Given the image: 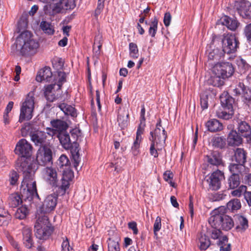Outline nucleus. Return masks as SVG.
<instances>
[{
    "mask_svg": "<svg viewBox=\"0 0 251 251\" xmlns=\"http://www.w3.org/2000/svg\"><path fill=\"white\" fill-rule=\"evenodd\" d=\"M14 151L21 156L16 162V167L24 174L21 189L23 197L29 201L35 198L38 199L36 181L34 178V174L38 169V165L30 157L32 153L31 144L25 139H22L17 142Z\"/></svg>",
    "mask_w": 251,
    "mask_h": 251,
    "instance_id": "obj_1",
    "label": "nucleus"
},
{
    "mask_svg": "<svg viewBox=\"0 0 251 251\" xmlns=\"http://www.w3.org/2000/svg\"><path fill=\"white\" fill-rule=\"evenodd\" d=\"M16 45L22 55L28 56L35 54L39 47V43L33 38L31 33L26 30L22 31L17 38Z\"/></svg>",
    "mask_w": 251,
    "mask_h": 251,
    "instance_id": "obj_2",
    "label": "nucleus"
},
{
    "mask_svg": "<svg viewBox=\"0 0 251 251\" xmlns=\"http://www.w3.org/2000/svg\"><path fill=\"white\" fill-rule=\"evenodd\" d=\"M208 67L212 73L210 82L214 86L223 85V79L231 76L234 73V68L229 62H219Z\"/></svg>",
    "mask_w": 251,
    "mask_h": 251,
    "instance_id": "obj_3",
    "label": "nucleus"
},
{
    "mask_svg": "<svg viewBox=\"0 0 251 251\" xmlns=\"http://www.w3.org/2000/svg\"><path fill=\"white\" fill-rule=\"evenodd\" d=\"M226 210L225 207L221 206L213 211L208 220L211 226L219 227L226 231L233 227V221L230 217L225 214Z\"/></svg>",
    "mask_w": 251,
    "mask_h": 251,
    "instance_id": "obj_4",
    "label": "nucleus"
},
{
    "mask_svg": "<svg viewBox=\"0 0 251 251\" xmlns=\"http://www.w3.org/2000/svg\"><path fill=\"white\" fill-rule=\"evenodd\" d=\"M66 74L62 71L57 72V76L54 84L48 85L44 87V96L50 101H53L58 97L60 90L63 82L65 81Z\"/></svg>",
    "mask_w": 251,
    "mask_h": 251,
    "instance_id": "obj_5",
    "label": "nucleus"
},
{
    "mask_svg": "<svg viewBox=\"0 0 251 251\" xmlns=\"http://www.w3.org/2000/svg\"><path fill=\"white\" fill-rule=\"evenodd\" d=\"M34 105V94L33 92H30L21 103L20 114L19 120L20 123L25 120L28 121L32 118Z\"/></svg>",
    "mask_w": 251,
    "mask_h": 251,
    "instance_id": "obj_6",
    "label": "nucleus"
},
{
    "mask_svg": "<svg viewBox=\"0 0 251 251\" xmlns=\"http://www.w3.org/2000/svg\"><path fill=\"white\" fill-rule=\"evenodd\" d=\"M222 109L216 111L217 116L221 119L228 120L231 118L233 114L232 104L233 99L230 97L227 92H224L220 97Z\"/></svg>",
    "mask_w": 251,
    "mask_h": 251,
    "instance_id": "obj_7",
    "label": "nucleus"
},
{
    "mask_svg": "<svg viewBox=\"0 0 251 251\" xmlns=\"http://www.w3.org/2000/svg\"><path fill=\"white\" fill-rule=\"evenodd\" d=\"M150 135V140L156 144L158 150H162L165 143L167 134L165 129L162 127L160 122L156 124L155 129L154 131L151 132Z\"/></svg>",
    "mask_w": 251,
    "mask_h": 251,
    "instance_id": "obj_8",
    "label": "nucleus"
},
{
    "mask_svg": "<svg viewBox=\"0 0 251 251\" xmlns=\"http://www.w3.org/2000/svg\"><path fill=\"white\" fill-rule=\"evenodd\" d=\"M239 42L235 35L232 34H224L222 39V48L224 53L227 54L236 52Z\"/></svg>",
    "mask_w": 251,
    "mask_h": 251,
    "instance_id": "obj_9",
    "label": "nucleus"
},
{
    "mask_svg": "<svg viewBox=\"0 0 251 251\" xmlns=\"http://www.w3.org/2000/svg\"><path fill=\"white\" fill-rule=\"evenodd\" d=\"M224 52L213 45H210L207 48L206 54L207 60L206 65L210 67L215 63L219 62L224 56Z\"/></svg>",
    "mask_w": 251,
    "mask_h": 251,
    "instance_id": "obj_10",
    "label": "nucleus"
},
{
    "mask_svg": "<svg viewBox=\"0 0 251 251\" xmlns=\"http://www.w3.org/2000/svg\"><path fill=\"white\" fill-rule=\"evenodd\" d=\"M211 236L214 239H219L218 245L220 246V251H230V244H227L228 239L226 236H221V231L218 227H213Z\"/></svg>",
    "mask_w": 251,
    "mask_h": 251,
    "instance_id": "obj_11",
    "label": "nucleus"
},
{
    "mask_svg": "<svg viewBox=\"0 0 251 251\" xmlns=\"http://www.w3.org/2000/svg\"><path fill=\"white\" fill-rule=\"evenodd\" d=\"M52 159L51 150L45 146L40 147L36 154V161L39 165H44L50 162Z\"/></svg>",
    "mask_w": 251,
    "mask_h": 251,
    "instance_id": "obj_12",
    "label": "nucleus"
},
{
    "mask_svg": "<svg viewBox=\"0 0 251 251\" xmlns=\"http://www.w3.org/2000/svg\"><path fill=\"white\" fill-rule=\"evenodd\" d=\"M224 178V174L219 170L212 173L209 176L207 181L209 188L212 190H217L221 187V181Z\"/></svg>",
    "mask_w": 251,
    "mask_h": 251,
    "instance_id": "obj_13",
    "label": "nucleus"
},
{
    "mask_svg": "<svg viewBox=\"0 0 251 251\" xmlns=\"http://www.w3.org/2000/svg\"><path fill=\"white\" fill-rule=\"evenodd\" d=\"M43 176L44 180L52 186H56L58 178L57 173L55 168L52 167H46L43 171Z\"/></svg>",
    "mask_w": 251,
    "mask_h": 251,
    "instance_id": "obj_14",
    "label": "nucleus"
},
{
    "mask_svg": "<svg viewBox=\"0 0 251 251\" xmlns=\"http://www.w3.org/2000/svg\"><path fill=\"white\" fill-rule=\"evenodd\" d=\"M50 123L52 128H47L46 129L48 135L50 136L64 132V130H66L68 127L66 122L60 120L52 121Z\"/></svg>",
    "mask_w": 251,
    "mask_h": 251,
    "instance_id": "obj_15",
    "label": "nucleus"
},
{
    "mask_svg": "<svg viewBox=\"0 0 251 251\" xmlns=\"http://www.w3.org/2000/svg\"><path fill=\"white\" fill-rule=\"evenodd\" d=\"M57 195L52 194L47 196L44 201L42 207L38 210H41L42 212L47 213L53 210L57 204Z\"/></svg>",
    "mask_w": 251,
    "mask_h": 251,
    "instance_id": "obj_16",
    "label": "nucleus"
},
{
    "mask_svg": "<svg viewBox=\"0 0 251 251\" xmlns=\"http://www.w3.org/2000/svg\"><path fill=\"white\" fill-rule=\"evenodd\" d=\"M36 220L34 225V228H52L48 216L46 213L41 210H37L36 215Z\"/></svg>",
    "mask_w": 251,
    "mask_h": 251,
    "instance_id": "obj_17",
    "label": "nucleus"
},
{
    "mask_svg": "<svg viewBox=\"0 0 251 251\" xmlns=\"http://www.w3.org/2000/svg\"><path fill=\"white\" fill-rule=\"evenodd\" d=\"M235 6L239 14L243 18L251 17V3L249 1L241 0L239 2H237Z\"/></svg>",
    "mask_w": 251,
    "mask_h": 251,
    "instance_id": "obj_18",
    "label": "nucleus"
},
{
    "mask_svg": "<svg viewBox=\"0 0 251 251\" xmlns=\"http://www.w3.org/2000/svg\"><path fill=\"white\" fill-rule=\"evenodd\" d=\"M74 177L73 172L69 169L64 170L63 172V176L61 179V189L65 193L69 188L70 181Z\"/></svg>",
    "mask_w": 251,
    "mask_h": 251,
    "instance_id": "obj_19",
    "label": "nucleus"
},
{
    "mask_svg": "<svg viewBox=\"0 0 251 251\" xmlns=\"http://www.w3.org/2000/svg\"><path fill=\"white\" fill-rule=\"evenodd\" d=\"M144 132L142 127H138L136 138L131 147V152L134 156L137 155L140 153V146L142 141V135Z\"/></svg>",
    "mask_w": 251,
    "mask_h": 251,
    "instance_id": "obj_20",
    "label": "nucleus"
},
{
    "mask_svg": "<svg viewBox=\"0 0 251 251\" xmlns=\"http://www.w3.org/2000/svg\"><path fill=\"white\" fill-rule=\"evenodd\" d=\"M23 242L24 246L27 249H31L34 245L31 229L25 227L23 230Z\"/></svg>",
    "mask_w": 251,
    "mask_h": 251,
    "instance_id": "obj_21",
    "label": "nucleus"
},
{
    "mask_svg": "<svg viewBox=\"0 0 251 251\" xmlns=\"http://www.w3.org/2000/svg\"><path fill=\"white\" fill-rule=\"evenodd\" d=\"M52 76V72L49 67H45L41 69L38 73L36 80L38 82L48 81Z\"/></svg>",
    "mask_w": 251,
    "mask_h": 251,
    "instance_id": "obj_22",
    "label": "nucleus"
},
{
    "mask_svg": "<svg viewBox=\"0 0 251 251\" xmlns=\"http://www.w3.org/2000/svg\"><path fill=\"white\" fill-rule=\"evenodd\" d=\"M216 95L213 89L209 88L204 91L201 96V105L203 109L208 107V100Z\"/></svg>",
    "mask_w": 251,
    "mask_h": 251,
    "instance_id": "obj_23",
    "label": "nucleus"
},
{
    "mask_svg": "<svg viewBox=\"0 0 251 251\" xmlns=\"http://www.w3.org/2000/svg\"><path fill=\"white\" fill-rule=\"evenodd\" d=\"M47 133L37 130L33 132L30 131V135L32 141L36 144H41L44 143L47 138Z\"/></svg>",
    "mask_w": 251,
    "mask_h": 251,
    "instance_id": "obj_24",
    "label": "nucleus"
},
{
    "mask_svg": "<svg viewBox=\"0 0 251 251\" xmlns=\"http://www.w3.org/2000/svg\"><path fill=\"white\" fill-rule=\"evenodd\" d=\"M60 13L73 9L76 6L75 0H60L57 2Z\"/></svg>",
    "mask_w": 251,
    "mask_h": 251,
    "instance_id": "obj_25",
    "label": "nucleus"
},
{
    "mask_svg": "<svg viewBox=\"0 0 251 251\" xmlns=\"http://www.w3.org/2000/svg\"><path fill=\"white\" fill-rule=\"evenodd\" d=\"M247 153L241 148H237L234 151L233 160H234L239 165H244L246 162Z\"/></svg>",
    "mask_w": 251,
    "mask_h": 251,
    "instance_id": "obj_26",
    "label": "nucleus"
},
{
    "mask_svg": "<svg viewBox=\"0 0 251 251\" xmlns=\"http://www.w3.org/2000/svg\"><path fill=\"white\" fill-rule=\"evenodd\" d=\"M220 21L222 25H226L231 30H235L239 25L237 20L232 19L226 16L223 17Z\"/></svg>",
    "mask_w": 251,
    "mask_h": 251,
    "instance_id": "obj_27",
    "label": "nucleus"
},
{
    "mask_svg": "<svg viewBox=\"0 0 251 251\" xmlns=\"http://www.w3.org/2000/svg\"><path fill=\"white\" fill-rule=\"evenodd\" d=\"M227 142L230 146H239L242 142V138L235 130H231L227 137Z\"/></svg>",
    "mask_w": 251,
    "mask_h": 251,
    "instance_id": "obj_28",
    "label": "nucleus"
},
{
    "mask_svg": "<svg viewBox=\"0 0 251 251\" xmlns=\"http://www.w3.org/2000/svg\"><path fill=\"white\" fill-rule=\"evenodd\" d=\"M198 245L201 250H206L210 245V241L209 238L201 233L198 235Z\"/></svg>",
    "mask_w": 251,
    "mask_h": 251,
    "instance_id": "obj_29",
    "label": "nucleus"
},
{
    "mask_svg": "<svg viewBox=\"0 0 251 251\" xmlns=\"http://www.w3.org/2000/svg\"><path fill=\"white\" fill-rule=\"evenodd\" d=\"M206 126L211 132L221 131L223 128L222 124L216 119H212L207 122Z\"/></svg>",
    "mask_w": 251,
    "mask_h": 251,
    "instance_id": "obj_30",
    "label": "nucleus"
},
{
    "mask_svg": "<svg viewBox=\"0 0 251 251\" xmlns=\"http://www.w3.org/2000/svg\"><path fill=\"white\" fill-rule=\"evenodd\" d=\"M52 228H40L35 229V234L37 238L40 240H47L50 235Z\"/></svg>",
    "mask_w": 251,
    "mask_h": 251,
    "instance_id": "obj_31",
    "label": "nucleus"
},
{
    "mask_svg": "<svg viewBox=\"0 0 251 251\" xmlns=\"http://www.w3.org/2000/svg\"><path fill=\"white\" fill-rule=\"evenodd\" d=\"M60 143L65 149H69L72 147L69 135L65 132L59 133L57 135Z\"/></svg>",
    "mask_w": 251,
    "mask_h": 251,
    "instance_id": "obj_32",
    "label": "nucleus"
},
{
    "mask_svg": "<svg viewBox=\"0 0 251 251\" xmlns=\"http://www.w3.org/2000/svg\"><path fill=\"white\" fill-rule=\"evenodd\" d=\"M41 29L46 34L52 35L55 32L54 25L51 23L42 21L40 24Z\"/></svg>",
    "mask_w": 251,
    "mask_h": 251,
    "instance_id": "obj_33",
    "label": "nucleus"
},
{
    "mask_svg": "<svg viewBox=\"0 0 251 251\" xmlns=\"http://www.w3.org/2000/svg\"><path fill=\"white\" fill-rule=\"evenodd\" d=\"M44 11L46 14L53 16L60 13V8L57 3L47 4L44 6Z\"/></svg>",
    "mask_w": 251,
    "mask_h": 251,
    "instance_id": "obj_34",
    "label": "nucleus"
},
{
    "mask_svg": "<svg viewBox=\"0 0 251 251\" xmlns=\"http://www.w3.org/2000/svg\"><path fill=\"white\" fill-rule=\"evenodd\" d=\"M238 131L245 137L251 136V129L250 126L245 122H241L238 126Z\"/></svg>",
    "mask_w": 251,
    "mask_h": 251,
    "instance_id": "obj_35",
    "label": "nucleus"
},
{
    "mask_svg": "<svg viewBox=\"0 0 251 251\" xmlns=\"http://www.w3.org/2000/svg\"><path fill=\"white\" fill-rule=\"evenodd\" d=\"M128 115V112L126 111H124L118 114L117 122L122 128H124L127 126Z\"/></svg>",
    "mask_w": 251,
    "mask_h": 251,
    "instance_id": "obj_36",
    "label": "nucleus"
},
{
    "mask_svg": "<svg viewBox=\"0 0 251 251\" xmlns=\"http://www.w3.org/2000/svg\"><path fill=\"white\" fill-rule=\"evenodd\" d=\"M22 203V198L18 193L10 195L8 199V203L12 207H16Z\"/></svg>",
    "mask_w": 251,
    "mask_h": 251,
    "instance_id": "obj_37",
    "label": "nucleus"
},
{
    "mask_svg": "<svg viewBox=\"0 0 251 251\" xmlns=\"http://www.w3.org/2000/svg\"><path fill=\"white\" fill-rule=\"evenodd\" d=\"M29 213V209L25 205H23L18 208L15 214V217L16 219L23 220L26 218Z\"/></svg>",
    "mask_w": 251,
    "mask_h": 251,
    "instance_id": "obj_38",
    "label": "nucleus"
},
{
    "mask_svg": "<svg viewBox=\"0 0 251 251\" xmlns=\"http://www.w3.org/2000/svg\"><path fill=\"white\" fill-rule=\"evenodd\" d=\"M59 107L66 115H71L73 117L76 116L75 109L70 105L63 103L59 105Z\"/></svg>",
    "mask_w": 251,
    "mask_h": 251,
    "instance_id": "obj_39",
    "label": "nucleus"
},
{
    "mask_svg": "<svg viewBox=\"0 0 251 251\" xmlns=\"http://www.w3.org/2000/svg\"><path fill=\"white\" fill-rule=\"evenodd\" d=\"M119 241L120 239L118 238L115 239L109 238L108 241V251H120Z\"/></svg>",
    "mask_w": 251,
    "mask_h": 251,
    "instance_id": "obj_40",
    "label": "nucleus"
},
{
    "mask_svg": "<svg viewBox=\"0 0 251 251\" xmlns=\"http://www.w3.org/2000/svg\"><path fill=\"white\" fill-rule=\"evenodd\" d=\"M241 207V204L240 201L237 199L231 200L227 203V209L232 212L239 209Z\"/></svg>",
    "mask_w": 251,
    "mask_h": 251,
    "instance_id": "obj_41",
    "label": "nucleus"
},
{
    "mask_svg": "<svg viewBox=\"0 0 251 251\" xmlns=\"http://www.w3.org/2000/svg\"><path fill=\"white\" fill-rule=\"evenodd\" d=\"M248 227V222L246 218L242 216H238V225L236 228L241 231H244Z\"/></svg>",
    "mask_w": 251,
    "mask_h": 251,
    "instance_id": "obj_42",
    "label": "nucleus"
},
{
    "mask_svg": "<svg viewBox=\"0 0 251 251\" xmlns=\"http://www.w3.org/2000/svg\"><path fill=\"white\" fill-rule=\"evenodd\" d=\"M150 26L149 29V34L152 37L155 36L158 27V20L157 18H154L150 25Z\"/></svg>",
    "mask_w": 251,
    "mask_h": 251,
    "instance_id": "obj_43",
    "label": "nucleus"
},
{
    "mask_svg": "<svg viewBox=\"0 0 251 251\" xmlns=\"http://www.w3.org/2000/svg\"><path fill=\"white\" fill-rule=\"evenodd\" d=\"M129 55L132 58H137L139 56V51L137 46L134 43L129 44Z\"/></svg>",
    "mask_w": 251,
    "mask_h": 251,
    "instance_id": "obj_44",
    "label": "nucleus"
},
{
    "mask_svg": "<svg viewBox=\"0 0 251 251\" xmlns=\"http://www.w3.org/2000/svg\"><path fill=\"white\" fill-rule=\"evenodd\" d=\"M229 187L230 189H234L240 184L239 177L238 175H231L228 179Z\"/></svg>",
    "mask_w": 251,
    "mask_h": 251,
    "instance_id": "obj_45",
    "label": "nucleus"
},
{
    "mask_svg": "<svg viewBox=\"0 0 251 251\" xmlns=\"http://www.w3.org/2000/svg\"><path fill=\"white\" fill-rule=\"evenodd\" d=\"M208 161L211 164L216 166L222 163L221 158L217 153H214L211 156L209 157Z\"/></svg>",
    "mask_w": 251,
    "mask_h": 251,
    "instance_id": "obj_46",
    "label": "nucleus"
},
{
    "mask_svg": "<svg viewBox=\"0 0 251 251\" xmlns=\"http://www.w3.org/2000/svg\"><path fill=\"white\" fill-rule=\"evenodd\" d=\"M247 90L245 88L244 84L243 83L239 82V84L233 89V92L235 95H242L244 98V93Z\"/></svg>",
    "mask_w": 251,
    "mask_h": 251,
    "instance_id": "obj_47",
    "label": "nucleus"
},
{
    "mask_svg": "<svg viewBox=\"0 0 251 251\" xmlns=\"http://www.w3.org/2000/svg\"><path fill=\"white\" fill-rule=\"evenodd\" d=\"M58 165L60 167H66L67 168L66 169H69V165L70 164V161L68 157L65 155H62L60 156L58 159Z\"/></svg>",
    "mask_w": 251,
    "mask_h": 251,
    "instance_id": "obj_48",
    "label": "nucleus"
},
{
    "mask_svg": "<svg viewBox=\"0 0 251 251\" xmlns=\"http://www.w3.org/2000/svg\"><path fill=\"white\" fill-rule=\"evenodd\" d=\"M213 145L218 148H222L225 145V141L222 137H214L212 139Z\"/></svg>",
    "mask_w": 251,
    "mask_h": 251,
    "instance_id": "obj_49",
    "label": "nucleus"
},
{
    "mask_svg": "<svg viewBox=\"0 0 251 251\" xmlns=\"http://www.w3.org/2000/svg\"><path fill=\"white\" fill-rule=\"evenodd\" d=\"M161 228V219L160 217L158 216L156 218L155 222L153 225V232L154 236L157 237V232L160 230Z\"/></svg>",
    "mask_w": 251,
    "mask_h": 251,
    "instance_id": "obj_50",
    "label": "nucleus"
},
{
    "mask_svg": "<svg viewBox=\"0 0 251 251\" xmlns=\"http://www.w3.org/2000/svg\"><path fill=\"white\" fill-rule=\"evenodd\" d=\"M247 191V187L244 185L240 186L238 189L231 192V195L234 197H240L245 194Z\"/></svg>",
    "mask_w": 251,
    "mask_h": 251,
    "instance_id": "obj_51",
    "label": "nucleus"
},
{
    "mask_svg": "<svg viewBox=\"0 0 251 251\" xmlns=\"http://www.w3.org/2000/svg\"><path fill=\"white\" fill-rule=\"evenodd\" d=\"M173 174L170 171H166L163 175V178L166 181H167L171 186L174 187L175 183L173 182Z\"/></svg>",
    "mask_w": 251,
    "mask_h": 251,
    "instance_id": "obj_52",
    "label": "nucleus"
},
{
    "mask_svg": "<svg viewBox=\"0 0 251 251\" xmlns=\"http://www.w3.org/2000/svg\"><path fill=\"white\" fill-rule=\"evenodd\" d=\"M243 165H239V164L233 163L229 166V169L230 172L232 174V175H237V173L240 172V168Z\"/></svg>",
    "mask_w": 251,
    "mask_h": 251,
    "instance_id": "obj_53",
    "label": "nucleus"
},
{
    "mask_svg": "<svg viewBox=\"0 0 251 251\" xmlns=\"http://www.w3.org/2000/svg\"><path fill=\"white\" fill-rule=\"evenodd\" d=\"M104 1L105 0H98V6L95 12V17H98L102 12L104 8Z\"/></svg>",
    "mask_w": 251,
    "mask_h": 251,
    "instance_id": "obj_54",
    "label": "nucleus"
},
{
    "mask_svg": "<svg viewBox=\"0 0 251 251\" xmlns=\"http://www.w3.org/2000/svg\"><path fill=\"white\" fill-rule=\"evenodd\" d=\"M27 26V23L25 19H21L19 20L17 25V29L18 32L24 30Z\"/></svg>",
    "mask_w": 251,
    "mask_h": 251,
    "instance_id": "obj_55",
    "label": "nucleus"
},
{
    "mask_svg": "<svg viewBox=\"0 0 251 251\" xmlns=\"http://www.w3.org/2000/svg\"><path fill=\"white\" fill-rule=\"evenodd\" d=\"M145 108L144 105L142 106L141 110V114H140V124L139 126L138 127H142L143 129L144 130V127L145 126Z\"/></svg>",
    "mask_w": 251,
    "mask_h": 251,
    "instance_id": "obj_56",
    "label": "nucleus"
},
{
    "mask_svg": "<svg viewBox=\"0 0 251 251\" xmlns=\"http://www.w3.org/2000/svg\"><path fill=\"white\" fill-rule=\"evenodd\" d=\"M62 251H74L73 249L70 246L68 239L66 238L62 243Z\"/></svg>",
    "mask_w": 251,
    "mask_h": 251,
    "instance_id": "obj_57",
    "label": "nucleus"
},
{
    "mask_svg": "<svg viewBox=\"0 0 251 251\" xmlns=\"http://www.w3.org/2000/svg\"><path fill=\"white\" fill-rule=\"evenodd\" d=\"M10 183L11 185H15L18 181L19 176L15 171H12L9 175Z\"/></svg>",
    "mask_w": 251,
    "mask_h": 251,
    "instance_id": "obj_58",
    "label": "nucleus"
},
{
    "mask_svg": "<svg viewBox=\"0 0 251 251\" xmlns=\"http://www.w3.org/2000/svg\"><path fill=\"white\" fill-rule=\"evenodd\" d=\"M244 33L247 40L248 41H251V23L245 26Z\"/></svg>",
    "mask_w": 251,
    "mask_h": 251,
    "instance_id": "obj_59",
    "label": "nucleus"
},
{
    "mask_svg": "<svg viewBox=\"0 0 251 251\" xmlns=\"http://www.w3.org/2000/svg\"><path fill=\"white\" fill-rule=\"evenodd\" d=\"M63 66L64 61L61 58L57 59L53 62V67L56 70H61Z\"/></svg>",
    "mask_w": 251,
    "mask_h": 251,
    "instance_id": "obj_60",
    "label": "nucleus"
},
{
    "mask_svg": "<svg viewBox=\"0 0 251 251\" xmlns=\"http://www.w3.org/2000/svg\"><path fill=\"white\" fill-rule=\"evenodd\" d=\"M157 151L159 150L156 148V144L151 142L150 149L151 154L154 157H157L158 156Z\"/></svg>",
    "mask_w": 251,
    "mask_h": 251,
    "instance_id": "obj_61",
    "label": "nucleus"
},
{
    "mask_svg": "<svg viewBox=\"0 0 251 251\" xmlns=\"http://www.w3.org/2000/svg\"><path fill=\"white\" fill-rule=\"evenodd\" d=\"M171 18L172 17L169 12H167L165 14L163 22L166 26H168L170 25Z\"/></svg>",
    "mask_w": 251,
    "mask_h": 251,
    "instance_id": "obj_62",
    "label": "nucleus"
},
{
    "mask_svg": "<svg viewBox=\"0 0 251 251\" xmlns=\"http://www.w3.org/2000/svg\"><path fill=\"white\" fill-rule=\"evenodd\" d=\"M128 228L132 230L134 234H137L138 230L137 227V224L135 222H130L128 224Z\"/></svg>",
    "mask_w": 251,
    "mask_h": 251,
    "instance_id": "obj_63",
    "label": "nucleus"
},
{
    "mask_svg": "<svg viewBox=\"0 0 251 251\" xmlns=\"http://www.w3.org/2000/svg\"><path fill=\"white\" fill-rule=\"evenodd\" d=\"M244 98L249 101H251V89H247L244 93Z\"/></svg>",
    "mask_w": 251,
    "mask_h": 251,
    "instance_id": "obj_64",
    "label": "nucleus"
}]
</instances>
